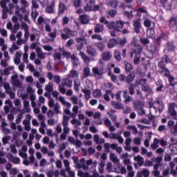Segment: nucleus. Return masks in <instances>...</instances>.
Instances as JSON below:
<instances>
[{
  "instance_id": "nucleus-37",
  "label": "nucleus",
  "mask_w": 177,
  "mask_h": 177,
  "mask_svg": "<svg viewBox=\"0 0 177 177\" xmlns=\"http://www.w3.org/2000/svg\"><path fill=\"white\" fill-rule=\"evenodd\" d=\"M92 6H93L92 3L87 2L86 5L84 7V12H91Z\"/></svg>"
},
{
  "instance_id": "nucleus-55",
  "label": "nucleus",
  "mask_w": 177,
  "mask_h": 177,
  "mask_svg": "<svg viewBox=\"0 0 177 177\" xmlns=\"http://www.w3.org/2000/svg\"><path fill=\"white\" fill-rule=\"evenodd\" d=\"M110 92H111V91L107 90L106 93L104 95V99L106 102H110V97L109 96V93H110Z\"/></svg>"
},
{
  "instance_id": "nucleus-31",
  "label": "nucleus",
  "mask_w": 177,
  "mask_h": 177,
  "mask_svg": "<svg viewBox=\"0 0 177 177\" xmlns=\"http://www.w3.org/2000/svg\"><path fill=\"white\" fill-rule=\"evenodd\" d=\"M105 24L109 30H115V22L106 21Z\"/></svg>"
},
{
  "instance_id": "nucleus-49",
  "label": "nucleus",
  "mask_w": 177,
  "mask_h": 177,
  "mask_svg": "<svg viewBox=\"0 0 177 177\" xmlns=\"http://www.w3.org/2000/svg\"><path fill=\"white\" fill-rule=\"evenodd\" d=\"M86 44V40H84L82 43L80 44L76 45L77 50H81L82 49L84 48V45Z\"/></svg>"
},
{
  "instance_id": "nucleus-9",
  "label": "nucleus",
  "mask_w": 177,
  "mask_h": 177,
  "mask_svg": "<svg viewBox=\"0 0 177 177\" xmlns=\"http://www.w3.org/2000/svg\"><path fill=\"white\" fill-rule=\"evenodd\" d=\"M102 59L99 60L100 64H103V62H110L111 57H113V54L109 50L104 51L101 55Z\"/></svg>"
},
{
  "instance_id": "nucleus-39",
  "label": "nucleus",
  "mask_w": 177,
  "mask_h": 177,
  "mask_svg": "<svg viewBox=\"0 0 177 177\" xmlns=\"http://www.w3.org/2000/svg\"><path fill=\"white\" fill-rule=\"evenodd\" d=\"M113 56L117 62H121V60H122L121 59V52H120L119 50L115 51Z\"/></svg>"
},
{
  "instance_id": "nucleus-34",
  "label": "nucleus",
  "mask_w": 177,
  "mask_h": 177,
  "mask_svg": "<svg viewBox=\"0 0 177 177\" xmlns=\"http://www.w3.org/2000/svg\"><path fill=\"white\" fill-rule=\"evenodd\" d=\"M90 74H91V69L89 68V67H85L83 71V77L88 78Z\"/></svg>"
},
{
  "instance_id": "nucleus-30",
  "label": "nucleus",
  "mask_w": 177,
  "mask_h": 177,
  "mask_svg": "<svg viewBox=\"0 0 177 177\" xmlns=\"http://www.w3.org/2000/svg\"><path fill=\"white\" fill-rule=\"evenodd\" d=\"M169 35V31L164 30V31H162L158 36L162 39H164L165 41H167V39H168Z\"/></svg>"
},
{
  "instance_id": "nucleus-35",
  "label": "nucleus",
  "mask_w": 177,
  "mask_h": 177,
  "mask_svg": "<svg viewBox=\"0 0 177 177\" xmlns=\"http://www.w3.org/2000/svg\"><path fill=\"white\" fill-rule=\"evenodd\" d=\"M72 3L75 8L82 6V1L81 0H73Z\"/></svg>"
},
{
  "instance_id": "nucleus-38",
  "label": "nucleus",
  "mask_w": 177,
  "mask_h": 177,
  "mask_svg": "<svg viewBox=\"0 0 177 177\" xmlns=\"http://www.w3.org/2000/svg\"><path fill=\"white\" fill-rule=\"evenodd\" d=\"M94 97H100L102 96V90L97 88L93 91Z\"/></svg>"
},
{
  "instance_id": "nucleus-12",
  "label": "nucleus",
  "mask_w": 177,
  "mask_h": 177,
  "mask_svg": "<svg viewBox=\"0 0 177 177\" xmlns=\"http://www.w3.org/2000/svg\"><path fill=\"white\" fill-rule=\"evenodd\" d=\"M155 85L156 86V92H163L164 89H165L164 82L161 79L158 80V81L155 82Z\"/></svg>"
},
{
  "instance_id": "nucleus-54",
  "label": "nucleus",
  "mask_w": 177,
  "mask_h": 177,
  "mask_svg": "<svg viewBox=\"0 0 177 177\" xmlns=\"http://www.w3.org/2000/svg\"><path fill=\"white\" fill-rule=\"evenodd\" d=\"M141 174H142L143 176L145 177H149L150 176V171L147 169H144Z\"/></svg>"
},
{
  "instance_id": "nucleus-50",
  "label": "nucleus",
  "mask_w": 177,
  "mask_h": 177,
  "mask_svg": "<svg viewBox=\"0 0 177 177\" xmlns=\"http://www.w3.org/2000/svg\"><path fill=\"white\" fill-rule=\"evenodd\" d=\"M92 39H97L98 41H103V37H102V35L98 34H94L91 35Z\"/></svg>"
},
{
  "instance_id": "nucleus-29",
  "label": "nucleus",
  "mask_w": 177,
  "mask_h": 177,
  "mask_svg": "<svg viewBox=\"0 0 177 177\" xmlns=\"http://www.w3.org/2000/svg\"><path fill=\"white\" fill-rule=\"evenodd\" d=\"M134 160L138 162V165H139V167H142L143 162H145V158H143V157H142L140 155L135 156Z\"/></svg>"
},
{
  "instance_id": "nucleus-63",
  "label": "nucleus",
  "mask_w": 177,
  "mask_h": 177,
  "mask_svg": "<svg viewBox=\"0 0 177 177\" xmlns=\"http://www.w3.org/2000/svg\"><path fill=\"white\" fill-rule=\"evenodd\" d=\"M8 140H10V136L3 137L2 138V143L3 145H8Z\"/></svg>"
},
{
  "instance_id": "nucleus-41",
  "label": "nucleus",
  "mask_w": 177,
  "mask_h": 177,
  "mask_svg": "<svg viewBox=\"0 0 177 177\" xmlns=\"http://www.w3.org/2000/svg\"><path fill=\"white\" fill-rule=\"evenodd\" d=\"M140 42L142 44V45H149L150 40L147 37H141L140 38Z\"/></svg>"
},
{
  "instance_id": "nucleus-36",
  "label": "nucleus",
  "mask_w": 177,
  "mask_h": 177,
  "mask_svg": "<svg viewBox=\"0 0 177 177\" xmlns=\"http://www.w3.org/2000/svg\"><path fill=\"white\" fill-rule=\"evenodd\" d=\"M147 17H144V26L146 28H149L151 26V20L147 18Z\"/></svg>"
},
{
  "instance_id": "nucleus-43",
  "label": "nucleus",
  "mask_w": 177,
  "mask_h": 177,
  "mask_svg": "<svg viewBox=\"0 0 177 177\" xmlns=\"http://www.w3.org/2000/svg\"><path fill=\"white\" fill-rule=\"evenodd\" d=\"M58 89L60 93H62V95H64L66 93V88H64V85L62 83L59 84Z\"/></svg>"
},
{
  "instance_id": "nucleus-23",
  "label": "nucleus",
  "mask_w": 177,
  "mask_h": 177,
  "mask_svg": "<svg viewBox=\"0 0 177 177\" xmlns=\"http://www.w3.org/2000/svg\"><path fill=\"white\" fill-rule=\"evenodd\" d=\"M104 31V26L100 24H97L94 28V32L99 34Z\"/></svg>"
},
{
  "instance_id": "nucleus-48",
  "label": "nucleus",
  "mask_w": 177,
  "mask_h": 177,
  "mask_svg": "<svg viewBox=\"0 0 177 177\" xmlns=\"http://www.w3.org/2000/svg\"><path fill=\"white\" fill-rule=\"evenodd\" d=\"M118 80L119 81H120L121 82H124V84H127V76L124 74H120L118 76Z\"/></svg>"
},
{
  "instance_id": "nucleus-56",
  "label": "nucleus",
  "mask_w": 177,
  "mask_h": 177,
  "mask_svg": "<svg viewBox=\"0 0 177 177\" xmlns=\"http://www.w3.org/2000/svg\"><path fill=\"white\" fill-rule=\"evenodd\" d=\"M54 82L57 84V85H59L60 82H62V79L60 78V76L59 75H55L54 76Z\"/></svg>"
},
{
  "instance_id": "nucleus-52",
  "label": "nucleus",
  "mask_w": 177,
  "mask_h": 177,
  "mask_svg": "<svg viewBox=\"0 0 177 177\" xmlns=\"http://www.w3.org/2000/svg\"><path fill=\"white\" fill-rule=\"evenodd\" d=\"M0 74L2 76H3V75H9V74H10V72L9 71V69L6 68L3 71V70L0 71Z\"/></svg>"
},
{
  "instance_id": "nucleus-7",
  "label": "nucleus",
  "mask_w": 177,
  "mask_h": 177,
  "mask_svg": "<svg viewBox=\"0 0 177 177\" xmlns=\"http://www.w3.org/2000/svg\"><path fill=\"white\" fill-rule=\"evenodd\" d=\"M136 17L137 19H140L142 17V13H144L143 18L147 17L149 15V11H147V8L145 6L139 7L138 8L136 9Z\"/></svg>"
},
{
  "instance_id": "nucleus-2",
  "label": "nucleus",
  "mask_w": 177,
  "mask_h": 177,
  "mask_svg": "<svg viewBox=\"0 0 177 177\" xmlns=\"http://www.w3.org/2000/svg\"><path fill=\"white\" fill-rule=\"evenodd\" d=\"M167 64H172V58L168 53H165L160 58V61L158 63V67L160 68V71L169 70L167 67Z\"/></svg>"
},
{
  "instance_id": "nucleus-14",
  "label": "nucleus",
  "mask_w": 177,
  "mask_h": 177,
  "mask_svg": "<svg viewBox=\"0 0 177 177\" xmlns=\"http://www.w3.org/2000/svg\"><path fill=\"white\" fill-rule=\"evenodd\" d=\"M133 104L134 106L135 110H142L145 107V102L138 100H135L133 101Z\"/></svg>"
},
{
  "instance_id": "nucleus-13",
  "label": "nucleus",
  "mask_w": 177,
  "mask_h": 177,
  "mask_svg": "<svg viewBox=\"0 0 177 177\" xmlns=\"http://www.w3.org/2000/svg\"><path fill=\"white\" fill-rule=\"evenodd\" d=\"M141 89L143 92H145L146 97H147V96L149 95H151V93H153V88H151L150 85L148 84H143Z\"/></svg>"
},
{
  "instance_id": "nucleus-20",
  "label": "nucleus",
  "mask_w": 177,
  "mask_h": 177,
  "mask_svg": "<svg viewBox=\"0 0 177 177\" xmlns=\"http://www.w3.org/2000/svg\"><path fill=\"white\" fill-rule=\"evenodd\" d=\"M133 53H135L136 56H140V53L143 52V46L138 44V46L136 45L134 49L133 50Z\"/></svg>"
},
{
  "instance_id": "nucleus-51",
  "label": "nucleus",
  "mask_w": 177,
  "mask_h": 177,
  "mask_svg": "<svg viewBox=\"0 0 177 177\" xmlns=\"http://www.w3.org/2000/svg\"><path fill=\"white\" fill-rule=\"evenodd\" d=\"M46 91H47L48 93L53 92V87L52 86L50 82H49L48 84L46 86Z\"/></svg>"
},
{
  "instance_id": "nucleus-24",
  "label": "nucleus",
  "mask_w": 177,
  "mask_h": 177,
  "mask_svg": "<svg viewBox=\"0 0 177 177\" xmlns=\"http://www.w3.org/2000/svg\"><path fill=\"white\" fill-rule=\"evenodd\" d=\"M118 1L117 0H109L106 5L107 6H109V8H112L113 9H117V7L118 6Z\"/></svg>"
},
{
  "instance_id": "nucleus-60",
  "label": "nucleus",
  "mask_w": 177,
  "mask_h": 177,
  "mask_svg": "<svg viewBox=\"0 0 177 177\" xmlns=\"http://www.w3.org/2000/svg\"><path fill=\"white\" fill-rule=\"evenodd\" d=\"M71 75L72 78H77V77H78V72H77L75 70H72L71 71Z\"/></svg>"
},
{
  "instance_id": "nucleus-19",
  "label": "nucleus",
  "mask_w": 177,
  "mask_h": 177,
  "mask_svg": "<svg viewBox=\"0 0 177 177\" xmlns=\"http://www.w3.org/2000/svg\"><path fill=\"white\" fill-rule=\"evenodd\" d=\"M118 44V40L116 39H110L109 40V42L107 44V48L108 49H111L115 46H117V44Z\"/></svg>"
},
{
  "instance_id": "nucleus-15",
  "label": "nucleus",
  "mask_w": 177,
  "mask_h": 177,
  "mask_svg": "<svg viewBox=\"0 0 177 177\" xmlns=\"http://www.w3.org/2000/svg\"><path fill=\"white\" fill-rule=\"evenodd\" d=\"M115 23V31L117 32H121V30L124 28V24H127V22H124L122 20H117Z\"/></svg>"
},
{
  "instance_id": "nucleus-5",
  "label": "nucleus",
  "mask_w": 177,
  "mask_h": 177,
  "mask_svg": "<svg viewBox=\"0 0 177 177\" xmlns=\"http://www.w3.org/2000/svg\"><path fill=\"white\" fill-rule=\"evenodd\" d=\"M64 33L61 34L62 39L66 40L71 38V37H77L78 32L76 30H71L68 28H64L63 29Z\"/></svg>"
},
{
  "instance_id": "nucleus-40",
  "label": "nucleus",
  "mask_w": 177,
  "mask_h": 177,
  "mask_svg": "<svg viewBox=\"0 0 177 177\" xmlns=\"http://www.w3.org/2000/svg\"><path fill=\"white\" fill-rule=\"evenodd\" d=\"M70 120V117L66 115H63V122L62 125L63 127H67L68 125V120Z\"/></svg>"
},
{
  "instance_id": "nucleus-32",
  "label": "nucleus",
  "mask_w": 177,
  "mask_h": 177,
  "mask_svg": "<svg viewBox=\"0 0 177 177\" xmlns=\"http://www.w3.org/2000/svg\"><path fill=\"white\" fill-rule=\"evenodd\" d=\"M53 9H55V1H52L45 10L46 13H53Z\"/></svg>"
},
{
  "instance_id": "nucleus-45",
  "label": "nucleus",
  "mask_w": 177,
  "mask_h": 177,
  "mask_svg": "<svg viewBox=\"0 0 177 177\" xmlns=\"http://www.w3.org/2000/svg\"><path fill=\"white\" fill-rule=\"evenodd\" d=\"M68 23H70V17H67V16H64L62 18V26H66L67 24H68Z\"/></svg>"
},
{
  "instance_id": "nucleus-46",
  "label": "nucleus",
  "mask_w": 177,
  "mask_h": 177,
  "mask_svg": "<svg viewBox=\"0 0 177 177\" xmlns=\"http://www.w3.org/2000/svg\"><path fill=\"white\" fill-rule=\"evenodd\" d=\"M133 63L135 66H138L140 63V55H135L133 58Z\"/></svg>"
},
{
  "instance_id": "nucleus-6",
  "label": "nucleus",
  "mask_w": 177,
  "mask_h": 177,
  "mask_svg": "<svg viewBox=\"0 0 177 177\" xmlns=\"http://www.w3.org/2000/svg\"><path fill=\"white\" fill-rule=\"evenodd\" d=\"M133 31L136 34H140V30L143 28L142 26V19L140 18H135L133 20Z\"/></svg>"
},
{
  "instance_id": "nucleus-62",
  "label": "nucleus",
  "mask_w": 177,
  "mask_h": 177,
  "mask_svg": "<svg viewBox=\"0 0 177 177\" xmlns=\"http://www.w3.org/2000/svg\"><path fill=\"white\" fill-rule=\"evenodd\" d=\"M56 32H57L56 29H54L53 32L48 34V35L49 37H50V38H53V39H55V38H56Z\"/></svg>"
},
{
  "instance_id": "nucleus-10",
  "label": "nucleus",
  "mask_w": 177,
  "mask_h": 177,
  "mask_svg": "<svg viewBox=\"0 0 177 177\" xmlns=\"http://www.w3.org/2000/svg\"><path fill=\"white\" fill-rule=\"evenodd\" d=\"M176 109V104L171 103L168 108V111L171 117H174V120H177L176 109Z\"/></svg>"
},
{
  "instance_id": "nucleus-8",
  "label": "nucleus",
  "mask_w": 177,
  "mask_h": 177,
  "mask_svg": "<svg viewBox=\"0 0 177 177\" xmlns=\"http://www.w3.org/2000/svg\"><path fill=\"white\" fill-rule=\"evenodd\" d=\"M169 28L172 32H176L177 31V19L176 17L172 16L168 21Z\"/></svg>"
},
{
  "instance_id": "nucleus-22",
  "label": "nucleus",
  "mask_w": 177,
  "mask_h": 177,
  "mask_svg": "<svg viewBox=\"0 0 177 177\" xmlns=\"http://www.w3.org/2000/svg\"><path fill=\"white\" fill-rule=\"evenodd\" d=\"M93 46H96L100 52H103L104 49H106V44L102 41L95 42L93 44Z\"/></svg>"
},
{
  "instance_id": "nucleus-16",
  "label": "nucleus",
  "mask_w": 177,
  "mask_h": 177,
  "mask_svg": "<svg viewBox=\"0 0 177 177\" xmlns=\"http://www.w3.org/2000/svg\"><path fill=\"white\" fill-rule=\"evenodd\" d=\"M80 21L81 24L83 26H86V24H89V16L86 14H83L79 17Z\"/></svg>"
},
{
  "instance_id": "nucleus-25",
  "label": "nucleus",
  "mask_w": 177,
  "mask_h": 177,
  "mask_svg": "<svg viewBox=\"0 0 177 177\" xmlns=\"http://www.w3.org/2000/svg\"><path fill=\"white\" fill-rule=\"evenodd\" d=\"M167 50L169 52H174L175 50V43L173 40L167 41Z\"/></svg>"
},
{
  "instance_id": "nucleus-21",
  "label": "nucleus",
  "mask_w": 177,
  "mask_h": 177,
  "mask_svg": "<svg viewBox=\"0 0 177 177\" xmlns=\"http://www.w3.org/2000/svg\"><path fill=\"white\" fill-rule=\"evenodd\" d=\"M124 66H125V71L127 74H129V73H131V71H133V65H132L131 63L124 61Z\"/></svg>"
},
{
  "instance_id": "nucleus-58",
  "label": "nucleus",
  "mask_w": 177,
  "mask_h": 177,
  "mask_svg": "<svg viewBox=\"0 0 177 177\" xmlns=\"http://www.w3.org/2000/svg\"><path fill=\"white\" fill-rule=\"evenodd\" d=\"M62 55L64 56V57H66V59H70L71 56V52L70 51H63Z\"/></svg>"
},
{
  "instance_id": "nucleus-57",
  "label": "nucleus",
  "mask_w": 177,
  "mask_h": 177,
  "mask_svg": "<svg viewBox=\"0 0 177 177\" xmlns=\"http://www.w3.org/2000/svg\"><path fill=\"white\" fill-rule=\"evenodd\" d=\"M154 104H164L162 100H157L153 103H149V107L151 108Z\"/></svg>"
},
{
  "instance_id": "nucleus-26",
  "label": "nucleus",
  "mask_w": 177,
  "mask_h": 177,
  "mask_svg": "<svg viewBox=\"0 0 177 177\" xmlns=\"http://www.w3.org/2000/svg\"><path fill=\"white\" fill-rule=\"evenodd\" d=\"M92 71L95 75H97L98 80H102L103 77V73H102L97 67H93Z\"/></svg>"
},
{
  "instance_id": "nucleus-17",
  "label": "nucleus",
  "mask_w": 177,
  "mask_h": 177,
  "mask_svg": "<svg viewBox=\"0 0 177 177\" xmlns=\"http://www.w3.org/2000/svg\"><path fill=\"white\" fill-rule=\"evenodd\" d=\"M67 9V6L64 4V3H59L58 6V16H62L63 13L66 12V10Z\"/></svg>"
},
{
  "instance_id": "nucleus-59",
  "label": "nucleus",
  "mask_w": 177,
  "mask_h": 177,
  "mask_svg": "<svg viewBox=\"0 0 177 177\" xmlns=\"http://www.w3.org/2000/svg\"><path fill=\"white\" fill-rule=\"evenodd\" d=\"M32 8H33V9H39V5H38V3H37V1L35 0L32 1Z\"/></svg>"
},
{
  "instance_id": "nucleus-42",
  "label": "nucleus",
  "mask_w": 177,
  "mask_h": 177,
  "mask_svg": "<svg viewBox=\"0 0 177 177\" xmlns=\"http://www.w3.org/2000/svg\"><path fill=\"white\" fill-rule=\"evenodd\" d=\"M128 42V41L127 40V37H124L122 39H120L118 41V45H120L121 46V48H122L123 46H125V44Z\"/></svg>"
},
{
  "instance_id": "nucleus-11",
  "label": "nucleus",
  "mask_w": 177,
  "mask_h": 177,
  "mask_svg": "<svg viewBox=\"0 0 177 177\" xmlns=\"http://www.w3.org/2000/svg\"><path fill=\"white\" fill-rule=\"evenodd\" d=\"M127 76H126L127 78V84L131 85L135 81V78H136V72L134 71L129 72L127 73Z\"/></svg>"
},
{
  "instance_id": "nucleus-61",
  "label": "nucleus",
  "mask_w": 177,
  "mask_h": 177,
  "mask_svg": "<svg viewBox=\"0 0 177 177\" xmlns=\"http://www.w3.org/2000/svg\"><path fill=\"white\" fill-rule=\"evenodd\" d=\"M75 147L80 149L81 148V146H82V142L80 140H77L76 142L74 143Z\"/></svg>"
},
{
  "instance_id": "nucleus-4",
  "label": "nucleus",
  "mask_w": 177,
  "mask_h": 177,
  "mask_svg": "<svg viewBox=\"0 0 177 177\" xmlns=\"http://www.w3.org/2000/svg\"><path fill=\"white\" fill-rule=\"evenodd\" d=\"M158 73L159 74H164V76L166 77V78H168L169 86H171V88H175V86H176L177 83L176 82H174L175 77L173 75H171V71H169V69L166 71H158Z\"/></svg>"
},
{
  "instance_id": "nucleus-1",
  "label": "nucleus",
  "mask_w": 177,
  "mask_h": 177,
  "mask_svg": "<svg viewBox=\"0 0 177 177\" xmlns=\"http://www.w3.org/2000/svg\"><path fill=\"white\" fill-rule=\"evenodd\" d=\"M129 91V92H128ZM128 91L124 90L123 91H119L115 94V99L118 102H121V93H122V97L124 99V104H129L132 100H133V95H135V84H131L128 86Z\"/></svg>"
},
{
  "instance_id": "nucleus-64",
  "label": "nucleus",
  "mask_w": 177,
  "mask_h": 177,
  "mask_svg": "<svg viewBox=\"0 0 177 177\" xmlns=\"http://www.w3.org/2000/svg\"><path fill=\"white\" fill-rule=\"evenodd\" d=\"M48 106L52 109L53 107H55V100L51 99L49 102H48Z\"/></svg>"
},
{
  "instance_id": "nucleus-47",
  "label": "nucleus",
  "mask_w": 177,
  "mask_h": 177,
  "mask_svg": "<svg viewBox=\"0 0 177 177\" xmlns=\"http://www.w3.org/2000/svg\"><path fill=\"white\" fill-rule=\"evenodd\" d=\"M109 15L111 16V17H115V15H117V8L109 10Z\"/></svg>"
},
{
  "instance_id": "nucleus-33",
  "label": "nucleus",
  "mask_w": 177,
  "mask_h": 177,
  "mask_svg": "<svg viewBox=\"0 0 177 177\" xmlns=\"http://www.w3.org/2000/svg\"><path fill=\"white\" fill-rule=\"evenodd\" d=\"M80 56H81L82 59L84 60V63H89V57L86 54L84 53H82V51H80L79 53Z\"/></svg>"
},
{
  "instance_id": "nucleus-53",
  "label": "nucleus",
  "mask_w": 177,
  "mask_h": 177,
  "mask_svg": "<svg viewBox=\"0 0 177 177\" xmlns=\"http://www.w3.org/2000/svg\"><path fill=\"white\" fill-rule=\"evenodd\" d=\"M162 39L161 37H160L159 36H158L157 38H156L154 39L155 44H156V45H157V46H161Z\"/></svg>"
},
{
  "instance_id": "nucleus-27",
  "label": "nucleus",
  "mask_w": 177,
  "mask_h": 177,
  "mask_svg": "<svg viewBox=\"0 0 177 177\" xmlns=\"http://www.w3.org/2000/svg\"><path fill=\"white\" fill-rule=\"evenodd\" d=\"M61 84H64V86H67L68 88H71V86H73V80L68 78H64V79H62V82Z\"/></svg>"
},
{
  "instance_id": "nucleus-18",
  "label": "nucleus",
  "mask_w": 177,
  "mask_h": 177,
  "mask_svg": "<svg viewBox=\"0 0 177 177\" xmlns=\"http://www.w3.org/2000/svg\"><path fill=\"white\" fill-rule=\"evenodd\" d=\"M87 50H86V53H88V55H90V56H96V55H97V52L96 51V49L89 45V46H87Z\"/></svg>"
},
{
  "instance_id": "nucleus-44",
  "label": "nucleus",
  "mask_w": 177,
  "mask_h": 177,
  "mask_svg": "<svg viewBox=\"0 0 177 177\" xmlns=\"http://www.w3.org/2000/svg\"><path fill=\"white\" fill-rule=\"evenodd\" d=\"M110 160L113 161V162H120V160L115 156V154L111 153H110Z\"/></svg>"
},
{
  "instance_id": "nucleus-28",
  "label": "nucleus",
  "mask_w": 177,
  "mask_h": 177,
  "mask_svg": "<svg viewBox=\"0 0 177 177\" xmlns=\"http://www.w3.org/2000/svg\"><path fill=\"white\" fill-rule=\"evenodd\" d=\"M81 92H82V93L84 94V97L86 100H89V99H91V95H92L91 90H88L86 88H82L81 90Z\"/></svg>"
},
{
  "instance_id": "nucleus-3",
  "label": "nucleus",
  "mask_w": 177,
  "mask_h": 177,
  "mask_svg": "<svg viewBox=\"0 0 177 177\" xmlns=\"http://www.w3.org/2000/svg\"><path fill=\"white\" fill-rule=\"evenodd\" d=\"M119 8L120 9H124V15L127 17L128 19H133L135 17V12H136V9L133 8L132 7V5H126L125 3H121L119 6Z\"/></svg>"
}]
</instances>
